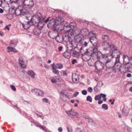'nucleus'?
<instances>
[{
    "label": "nucleus",
    "mask_w": 132,
    "mask_h": 132,
    "mask_svg": "<svg viewBox=\"0 0 132 132\" xmlns=\"http://www.w3.org/2000/svg\"><path fill=\"white\" fill-rule=\"evenodd\" d=\"M32 19L34 20L35 22L34 25L37 28L34 30V34L36 35H38L41 32V14L38 13L33 16Z\"/></svg>",
    "instance_id": "1"
},
{
    "label": "nucleus",
    "mask_w": 132,
    "mask_h": 132,
    "mask_svg": "<svg viewBox=\"0 0 132 132\" xmlns=\"http://www.w3.org/2000/svg\"><path fill=\"white\" fill-rule=\"evenodd\" d=\"M102 46L103 48V50L104 51H108V52H111L113 51V54L115 55V51L118 55L120 54L119 51L117 50V48L113 45H109V43L106 41L103 42L102 44ZM115 56L116 55H115Z\"/></svg>",
    "instance_id": "2"
},
{
    "label": "nucleus",
    "mask_w": 132,
    "mask_h": 132,
    "mask_svg": "<svg viewBox=\"0 0 132 132\" xmlns=\"http://www.w3.org/2000/svg\"><path fill=\"white\" fill-rule=\"evenodd\" d=\"M120 54L118 55L117 58H114V61L113 62V69L114 71L115 72H118L120 70V68L121 67V64L119 61L120 57Z\"/></svg>",
    "instance_id": "3"
},
{
    "label": "nucleus",
    "mask_w": 132,
    "mask_h": 132,
    "mask_svg": "<svg viewBox=\"0 0 132 132\" xmlns=\"http://www.w3.org/2000/svg\"><path fill=\"white\" fill-rule=\"evenodd\" d=\"M23 7H27L28 8L32 7L34 5L32 0H22L19 4Z\"/></svg>",
    "instance_id": "4"
},
{
    "label": "nucleus",
    "mask_w": 132,
    "mask_h": 132,
    "mask_svg": "<svg viewBox=\"0 0 132 132\" xmlns=\"http://www.w3.org/2000/svg\"><path fill=\"white\" fill-rule=\"evenodd\" d=\"M33 18V16L30 21L22 23V27L24 29H27L29 28L31 26L34 25L35 22H34V20L32 19Z\"/></svg>",
    "instance_id": "5"
},
{
    "label": "nucleus",
    "mask_w": 132,
    "mask_h": 132,
    "mask_svg": "<svg viewBox=\"0 0 132 132\" xmlns=\"http://www.w3.org/2000/svg\"><path fill=\"white\" fill-rule=\"evenodd\" d=\"M112 51V53H108L107 54V55L105 57V60L106 61H114V58H117L118 56L117 55V53L115 51V53L114 55L113 54V51Z\"/></svg>",
    "instance_id": "6"
},
{
    "label": "nucleus",
    "mask_w": 132,
    "mask_h": 132,
    "mask_svg": "<svg viewBox=\"0 0 132 132\" xmlns=\"http://www.w3.org/2000/svg\"><path fill=\"white\" fill-rule=\"evenodd\" d=\"M57 25H58L56 24L54 20H51L50 23L47 25L48 27L53 28L54 30L57 31L59 30H61V28H57Z\"/></svg>",
    "instance_id": "7"
},
{
    "label": "nucleus",
    "mask_w": 132,
    "mask_h": 132,
    "mask_svg": "<svg viewBox=\"0 0 132 132\" xmlns=\"http://www.w3.org/2000/svg\"><path fill=\"white\" fill-rule=\"evenodd\" d=\"M95 66L96 69L100 70L103 69L104 65L100 61H97L95 62Z\"/></svg>",
    "instance_id": "8"
},
{
    "label": "nucleus",
    "mask_w": 132,
    "mask_h": 132,
    "mask_svg": "<svg viewBox=\"0 0 132 132\" xmlns=\"http://www.w3.org/2000/svg\"><path fill=\"white\" fill-rule=\"evenodd\" d=\"M66 112L68 116L70 117L73 118H76L78 117V114L76 112L73 111L72 110L67 111Z\"/></svg>",
    "instance_id": "9"
},
{
    "label": "nucleus",
    "mask_w": 132,
    "mask_h": 132,
    "mask_svg": "<svg viewBox=\"0 0 132 132\" xmlns=\"http://www.w3.org/2000/svg\"><path fill=\"white\" fill-rule=\"evenodd\" d=\"M92 56L91 54L88 51H87V53L82 55V57L83 60L85 61H88V60H90L91 56Z\"/></svg>",
    "instance_id": "10"
},
{
    "label": "nucleus",
    "mask_w": 132,
    "mask_h": 132,
    "mask_svg": "<svg viewBox=\"0 0 132 132\" xmlns=\"http://www.w3.org/2000/svg\"><path fill=\"white\" fill-rule=\"evenodd\" d=\"M88 51L92 55H95L97 57V55L98 52V49L96 47H95L94 48H90L88 49Z\"/></svg>",
    "instance_id": "11"
},
{
    "label": "nucleus",
    "mask_w": 132,
    "mask_h": 132,
    "mask_svg": "<svg viewBox=\"0 0 132 132\" xmlns=\"http://www.w3.org/2000/svg\"><path fill=\"white\" fill-rule=\"evenodd\" d=\"M17 4V5H18V7H17L16 8L15 10V14L17 16L19 15H21L22 10L20 8L21 7H22L21 6V5H19L18 3Z\"/></svg>",
    "instance_id": "12"
},
{
    "label": "nucleus",
    "mask_w": 132,
    "mask_h": 132,
    "mask_svg": "<svg viewBox=\"0 0 132 132\" xmlns=\"http://www.w3.org/2000/svg\"><path fill=\"white\" fill-rule=\"evenodd\" d=\"M91 43L94 46H96L98 43L97 39L95 37H91L90 39Z\"/></svg>",
    "instance_id": "13"
},
{
    "label": "nucleus",
    "mask_w": 132,
    "mask_h": 132,
    "mask_svg": "<svg viewBox=\"0 0 132 132\" xmlns=\"http://www.w3.org/2000/svg\"><path fill=\"white\" fill-rule=\"evenodd\" d=\"M61 18L58 17H56L55 20H54V21L56 23V24L58 25L57 28L59 29L61 28V27L62 26V25L61 24Z\"/></svg>",
    "instance_id": "14"
},
{
    "label": "nucleus",
    "mask_w": 132,
    "mask_h": 132,
    "mask_svg": "<svg viewBox=\"0 0 132 132\" xmlns=\"http://www.w3.org/2000/svg\"><path fill=\"white\" fill-rule=\"evenodd\" d=\"M79 51L77 47H75L73 50V56L74 57H77L79 55Z\"/></svg>",
    "instance_id": "15"
},
{
    "label": "nucleus",
    "mask_w": 132,
    "mask_h": 132,
    "mask_svg": "<svg viewBox=\"0 0 132 132\" xmlns=\"http://www.w3.org/2000/svg\"><path fill=\"white\" fill-rule=\"evenodd\" d=\"M113 61H106L105 63V66L108 68H111L113 66Z\"/></svg>",
    "instance_id": "16"
},
{
    "label": "nucleus",
    "mask_w": 132,
    "mask_h": 132,
    "mask_svg": "<svg viewBox=\"0 0 132 132\" xmlns=\"http://www.w3.org/2000/svg\"><path fill=\"white\" fill-rule=\"evenodd\" d=\"M81 32L82 34V35L85 36H88L89 33L88 30L86 28L81 29Z\"/></svg>",
    "instance_id": "17"
},
{
    "label": "nucleus",
    "mask_w": 132,
    "mask_h": 132,
    "mask_svg": "<svg viewBox=\"0 0 132 132\" xmlns=\"http://www.w3.org/2000/svg\"><path fill=\"white\" fill-rule=\"evenodd\" d=\"M74 31L72 29H70L68 31H66V33L68 34L67 37L69 38H70L73 34Z\"/></svg>",
    "instance_id": "18"
},
{
    "label": "nucleus",
    "mask_w": 132,
    "mask_h": 132,
    "mask_svg": "<svg viewBox=\"0 0 132 132\" xmlns=\"http://www.w3.org/2000/svg\"><path fill=\"white\" fill-rule=\"evenodd\" d=\"M84 48V47H82L79 50L80 53L82 55H82L87 53V51H88V50L85 49Z\"/></svg>",
    "instance_id": "19"
},
{
    "label": "nucleus",
    "mask_w": 132,
    "mask_h": 132,
    "mask_svg": "<svg viewBox=\"0 0 132 132\" xmlns=\"http://www.w3.org/2000/svg\"><path fill=\"white\" fill-rule=\"evenodd\" d=\"M69 27L71 28V29H75L76 28V23L74 21L71 22L70 23Z\"/></svg>",
    "instance_id": "20"
},
{
    "label": "nucleus",
    "mask_w": 132,
    "mask_h": 132,
    "mask_svg": "<svg viewBox=\"0 0 132 132\" xmlns=\"http://www.w3.org/2000/svg\"><path fill=\"white\" fill-rule=\"evenodd\" d=\"M75 41L77 43H80L82 39V37L80 35H78L75 37Z\"/></svg>",
    "instance_id": "21"
},
{
    "label": "nucleus",
    "mask_w": 132,
    "mask_h": 132,
    "mask_svg": "<svg viewBox=\"0 0 132 132\" xmlns=\"http://www.w3.org/2000/svg\"><path fill=\"white\" fill-rule=\"evenodd\" d=\"M19 64L22 68H24L25 67L26 65L24 64V61L21 58H19Z\"/></svg>",
    "instance_id": "22"
},
{
    "label": "nucleus",
    "mask_w": 132,
    "mask_h": 132,
    "mask_svg": "<svg viewBox=\"0 0 132 132\" xmlns=\"http://www.w3.org/2000/svg\"><path fill=\"white\" fill-rule=\"evenodd\" d=\"M126 67L125 65L123 66L122 67L121 66V67L120 68V71L122 73H123L126 72L127 71V69L126 68Z\"/></svg>",
    "instance_id": "23"
},
{
    "label": "nucleus",
    "mask_w": 132,
    "mask_h": 132,
    "mask_svg": "<svg viewBox=\"0 0 132 132\" xmlns=\"http://www.w3.org/2000/svg\"><path fill=\"white\" fill-rule=\"evenodd\" d=\"M73 45L71 42H69L67 44V47L68 50L69 51H71L73 49Z\"/></svg>",
    "instance_id": "24"
},
{
    "label": "nucleus",
    "mask_w": 132,
    "mask_h": 132,
    "mask_svg": "<svg viewBox=\"0 0 132 132\" xmlns=\"http://www.w3.org/2000/svg\"><path fill=\"white\" fill-rule=\"evenodd\" d=\"M63 55L64 57L65 58H69L70 57V53L67 51H66L64 53Z\"/></svg>",
    "instance_id": "25"
},
{
    "label": "nucleus",
    "mask_w": 132,
    "mask_h": 132,
    "mask_svg": "<svg viewBox=\"0 0 132 132\" xmlns=\"http://www.w3.org/2000/svg\"><path fill=\"white\" fill-rule=\"evenodd\" d=\"M31 91L33 93H35V94L38 96L40 95V94L39 92H40L41 91L40 90L37 89H34L31 90Z\"/></svg>",
    "instance_id": "26"
},
{
    "label": "nucleus",
    "mask_w": 132,
    "mask_h": 132,
    "mask_svg": "<svg viewBox=\"0 0 132 132\" xmlns=\"http://www.w3.org/2000/svg\"><path fill=\"white\" fill-rule=\"evenodd\" d=\"M78 77L77 75L75 74L72 75V81L74 82H76L77 81Z\"/></svg>",
    "instance_id": "27"
},
{
    "label": "nucleus",
    "mask_w": 132,
    "mask_h": 132,
    "mask_svg": "<svg viewBox=\"0 0 132 132\" xmlns=\"http://www.w3.org/2000/svg\"><path fill=\"white\" fill-rule=\"evenodd\" d=\"M52 67V69L53 70V72L55 74H59V71L58 70H56V68H55L54 67V63H53L52 65H51Z\"/></svg>",
    "instance_id": "28"
},
{
    "label": "nucleus",
    "mask_w": 132,
    "mask_h": 132,
    "mask_svg": "<svg viewBox=\"0 0 132 132\" xmlns=\"http://www.w3.org/2000/svg\"><path fill=\"white\" fill-rule=\"evenodd\" d=\"M88 65L90 66H93L95 64V62L94 60H92L90 59L88 60Z\"/></svg>",
    "instance_id": "29"
},
{
    "label": "nucleus",
    "mask_w": 132,
    "mask_h": 132,
    "mask_svg": "<svg viewBox=\"0 0 132 132\" xmlns=\"http://www.w3.org/2000/svg\"><path fill=\"white\" fill-rule=\"evenodd\" d=\"M60 96H62L64 98H69V96L66 94H65L64 92L63 91L61 92L60 93Z\"/></svg>",
    "instance_id": "30"
},
{
    "label": "nucleus",
    "mask_w": 132,
    "mask_h": 132,
    "mask_svg": "<svg viewBox=\"0 0 132 132\" xmlns=\"http://www.w3.org/2000/svg\"><path fill=\"white\" fill-rule=\"evenodd\" d=\"M28 13L27 11L26 10H22L21 16H23L26 17V15Z\"/></svg>",
    "instance_id": "31"
},
{
    "label": "nucleus",
    "mask_w": 132,
    "mask_h": 132,
    "mask_svg": "<svg viewBox=\"0 0 132 132\" xmlns=\"http://www.w3.org/2000/svg\"><path fill=\"white\" fill-rule=\"evenodd\" d=\"M63 67L62 65L59 63H57L54 66L55 68L59 69H62Z\"/></svg>",
    "instance_id": "32"
},
{
    "label": "nucleus",
    "mask_w": 132,
    "mask_h": 132,
    "mask_svg": "<svg viewBox=\"0 0 132 132\" xmlns=\"http://www.w3.org/2000/svg\"><path fill=\"white\" fill-rule=\"evenodd\" d=\"M28 74L33 78H35V73L32 71H29L28 72Z\"/></svg>",
    "instance_id": "33"
},
{
    "label": "nucleus",
    "mask_w": 132,
    "mask_h": 132,
    "mask_svg": "<svg viewBox=\"0 0 132 132\" xmlns=\"http://www.w3.org/2000/svg\"><path fill=\"white\" fill-rule=\"evenodd\" d=\"M7 49L9 50H10L11 52H16V50H15V48L14 47H12L10 46H8L7 47Z\"/></svg>",
    "instance_id": "34"
},
{
    "label": "nucleus",
    "mask_w": 132,
    "mask_h": 132,
    "mask_svg": "<svg viewBox=\"0 0 132 132\" xmlns=\"http://www.w3.org/2000/svg\"><path fill=\"white\" fill-rule=\"evenodd\" d=\"M128 70L130 72H132V64H130L129 66H127Z\"/></svg>",
    "instance_id": "35"
},
{
    "label": "nucleus",
    "mask_w": 132,
    "mask_h": 132,
    "mask_svg": "<svg viewBox=\"0 0 132 132\" xmlns=\"http://www.w3.org/2000/svg\"><path fill=\"white\" fill-rule=\"evenodd\" d=\"M102 38L103 40L106 41L109 40L108 36L107 35H103L102 37Z\"/></svg>",
    "instance_id": "36"
},
{
    "label": "nucleus",
    "mask_w": 132,
    "mask_h": 132,
    "mask_svg": "<svg viewBox=\"0 0 132 132\" xmlns=\"http://www.w3.org/2000/svg\"><path fill=\"white\" fill-rule=\"evenodd\" d=\"M101 99V97L100 94L99 95H96L95 97V99L96 100H100Z\"/></svg>",
    "instance_id": "37"
},
{
    "label": "nucleus",
    "mask_w": 132,
    "mask_h": 132,
    "mask_svg": "<svg viewBox=\"0 0 132 132\" xmlns=\"http://www.w3.org/2000/svg\"><path fill=\"white\" fill-rule=\"evenodd\" d=\"M128 111H126L124 110H122V114L124 116H127L128 114Z\"/></svg>",
    "instance_id": "38"
},
{
    "label": "nucleus",
    "mask_w": 132,
    "mask_h": 132,
    "mask_svg": "<svg viewBox=\"0 0 132 132\" xmlns=\"http://www.w3.org/2000/svg\"><path fill=\"white\" fill-rule=\"evenodd\" d=\"M102 107L103 109H104L105 110H106L108 109V106L105 104H103L102 106Z\"/></svg>",
    "instance_id": "39"
},
{
    "label": "nucleus",
    "mask_w": 132,
    "mask_h": 132,
    "mask_svg": "<svg viewBox=\"0 0 132 132\" xmlns=\"http://www.w3.org/2000/svg\"><path fill=\"white\" fill-rule=\"evenodd\" d=\"M50 18V17H48L45 21L44 20V19H43V20H42V23H43L44 22H45V23H47V22L49 20Z\"/></svg>",
    "instance_id": "40"
},
{
    "label": "nucleus",
    "mask_w": 132,
    "mask_h": 132,
    "mask_svg": "<svg viewBox=\"0 0 132 132\" xmlns=\"http://www.w3.org/2000/svg\"><path fill=\"white\" fill-rule=\"evenodd\" d=\"M50 18V17H48L45 21L44 20V19H43V20H42V23H43L44 22H45V23H47V22L49 20Z\"/></svg>",
    "instance_id": "41"
},
{
    "label": "nucleus",
    "mask_w": 132,
    "mask_h": 132,
    "mask_svg": "<svg viewBox=\"0 0 132 132\" xmlns=\"http://www.w3.org/2000/svg\"><path fill=\"white\" fill-rule=\"evenodd\" d=\"M128 59V56L126 55H123V59L124 62L127 61V60Z\"/></svg>",
    "instance_id": "42"
},
{
    "label": "nucleus",
    "mask_w": 132,
    "mask_h": 132,
    "mask_svg": "<svg viewBox=\"0 0 132 132\" xmlns=\"http://www.w3.org/2000/svg\"><path fill=\"white\" fill-rule=\"evenodd\" d=\"M87 101H89L91 102L92 101V98L90 96H88L87 98Z\"/></svg>",
    "instance_id": "43"
},
{
    "label": "nucleus",
    "mask_w": 132,
    "mask_h": 132,
    "mask_svg": "<svg viewBox=\"0 0 132 132\" xmlns=\"http://www.w3.org/2000/svg\"><path fill=\"white\" fill-rule=\"evenodd\" d=\"M17 43H14L12 41H11L10 42V44L12 46H15L16 45Z\"/></svg>",
    "instance_id": "44"
},
{
    "label": "nucleus",
    "mask_w": 132,
    "mask_h": 132,
    "mask_svg": "<svg viewBox=\"0 0 132 132\" xmlns=\"http://www.w3.org/2000/svg\"><path fill=\"white\" fill-rule=\"evenodd\" d=\"M22 0H15L13 2L15 3H18L19 4L20 3V2L22 1Z\"/></svg>",
    "instance_id": "45"
},
{
    "label": "nucleus",
    "mask_w": 132,
    "mask_h": 132,
    "mask_svg": "<svg viewBox=\"0 0 132 132\" xmlns=\"http://www.w3.org/2000/svg\"><path fill=\"white\" fill-rule=\"evenodd\" d=\"M43 101L44 103H47L48 102V100L46 98H44L42 100Z\"/></svg>",
    "instance_id": "46"
},
{
    "label": "nucleus",
    "mask_w": 132,
    "mask_h": 132,
    "mask_svg": "<svg viewBox=\"0 0 132 132\" xmlns=\"http://www.w3.org/2000/svg\"><path fill=\"white\" fill-rule=\"evenodd\" d=\"M87 91L85 90H84L82 91V94L84 95H85L87 94Z\"/></svg>",
    "instance_id": "47"
},
{
    "label": "nucleus",
    "mask_w": 132,
    "mask_h": 132,
    "mask_svg": "<svg viewBox=\"0 0 132 132\" xmlns=\"http://www.w3.org/2000/svg\"><path fill=\"white\" fill-rule=\"evenodd\" d=\"M88 92H89L90 93H92L93 91V89L91 87H89L87 89Z\"/></svg>",
    "instance_id": "48"
},
{
    "label": "nucleus",
    "mask_w": 132,
    "mask_h": 132,
    "mask_svg": "<svg viewBox=\"0 0 132 132\" xmlns=\"http://www.w3.org/2000/svg\"><path fill=\"white\" fill-rule=\"evenodd\" d=\"M10 87L11 88V89L14 91H15L16 90V89L15 87L12 85H11Z\"/></svg>",
    "instance_id": "49"
},
{
    "label": "nucleus",
    "mask_w": 132,
    "mask_h": 132,
    "mask_svg": "<svg viewBox=\"0 0 132 132\" xmlns=\"http://www.w3.org/2000/svg\"><path fill=\"white\" fill-rule=\"evenodd\" d=\"M113 101H112V100L111 99H110L109 100V101L110 102H111V104L113 105L114 103V99H113Z\"/></svg>",
    "instance_id": "50"
},
{
    "label": "nucleus",
    "mask_w": 132,
    "mask_h": 132,
    "mask_svg": "<svg viewBox=\"0 0 132 132\" xmlns=\"http://www.w3.org/2000/svg\"><path fill=\"white\" fill-rule=\"evenodd\" d=\"M51 81L52 83H55L56 82V79H52L51 80Z\"/></svg>",
    "instance_id": "51"
},
{
    "label": "nucleus",
    "mask_w": 132,
    "mask_h": 132,
    "mask_svg": "<svg viewBox=\"0 0 132 132\" xmlns=\"http://www.w3.org/2000/svg\"><path fill=\"white\" fill-rule=\"evenodd\" d=\"M77 62V61L75 59H73L72 61V63L73 64H74L75 63H76Z\"/></svg>",
    "instance_id": "52"
},
{
    "label": "nucleus",
    "mask_w": 132,
    "mask_h": 132,
    "mask_svg": "<svg viewBox=\"0 0 132 132\" xmlns=\"http://www.w3.org/2000/svg\"><path fill=\"white\" fill-rule=\"evenodd\" d=\"M79 94V92H76L74 93L73 94V96L74 97L76 96Z\"/></svg>",
    "instance_id": "53"
},
{
    "label": "nucleus",
    "mask_w": 132,
    "mask_h": 132,
    "mask_svg": "<svg viewBox=\"0 0 132 132\" xmlns=\"http://www.w3.org/2000/svg\"><path fill=\"white\" fill-rule=\"evenodd\" d=\"M100 95L101 97L102 96L103 98L105 97L106 96L105 94H100Z\"/></svg>",
    "instance_id": "54"
},
{
    "label": "nucleus",
    "mask_w": 132,
    "mask_h": 132,
    "mask_svg": "<svg viewBox=\"0 0 132 132\" xmlns=\"http://www.w3.org/2000/svg\"><path fill=\"white\" fill-rule=\"evenodd\" d=\"M35 125L37 127H39L40 128H41V126L40 125H39L38 124L36 123L35 124Z\"/></svg>",
    "instance_id": "55"
},
{
    "label": "nucleus",
    "mask_w": 132,
    "mask_h": 132,
    "mask_svg": "<svg viewBox=\"0 0 132 132\" xmlns=\"http://www.w3.org/2000/svg\"><path fill=\"white\" fill-rule=\"evenodd\" d=\"M63 47L61 46H60L58 48V49L59 51L60 52L62 51Z\"/></svg>",
    "instance_id": "56"
},
{
    "label": "nucleus",
    "mask_w": 132,
    "mask_h": 132,
    "mask_svg": "<svg viewBox=\"0 0 132 132\" xmlns=\"http://www.w3.org/2000/svg\"><path fill=\"white\" fill-rule=\"evenodd\" d=\"M36 114L38 116H39V117H41V114L39 113L38 112H37L36 113Z\"/></svg>",
    "instance_id": "57"
},
{
    "label": "nucleus",
    "mask_w": 132,
    "mask_h": 132,
    "mask_svg": "<svg viewBox=\"0 0 132 132\" xmlns=\"http://www.w3.org/2000/svg\"><path fill=\"white\" fill-rule=\"evenodd\" d=\"M58 130L59 131L61 132L62 131V129L61 127H59L58 128Z\"/></svg>",
    "instance_id": "58"
},
{
    "label": "nucleus",
    "mask_w": 132,
    "mask_h": 132,
    "mask_svg": "<svg viewBox=\"0 0 132 132\" xmlns=\"http://www.w3.org/2000/svg\"><path fill=\"white\" fill-rule=\"evenodd\" d=\"M4 29H7V30H9L10 29H9V27H8V26L7 25H6L5 27L4 28Z\"/></svg>",
    "instance_id": "59"
},
{
    "label": "nucleus",
    "mask_w": 132,
    "mask_h": 132,
    "mask_svg": "<svg viewBox=\"0 0 132 132\" xmlns=\"http://www.w3.org/2000/svg\"><path fill=\"white\" fill-rule=\"evenodd\" d=\"M42 128L43 130H44L45 131H47V129H46V128L45 127H43L42 126Z\"/></svg>",
    "instance_id": "60"
},
{
    "label": "nucleus",
    "mask_w": 132,
    "mask_h": 132,
    "mask_svg": "<svg viewBox=\"0 0 132 132\" xmlns=\"http://www.w3.org/2000/svg\"><path fill=\"white\" fill-rule=\"evenodd\" d=\"M94 90L96 92H97L98 91V90L97 89V87H94Z\"/></svg>",
    "instance_id": "61"
},
{
    "label": "nucleus",
    "mask_w": 132,
    "mask_h": 132,
    "mask_svg": "<svg viewBox=\"0 0 132 132\" xmlns=\"http://www.w3.org/2000/svg\"><path fill=\"white\" fill-rule=\"evenodd\" d=\"M68 131L69 132H72V128L69 129L68 128H67Z\"/></svg>",
    "instance_id": "62"
},
{
    "label": "nucleus",
    "mask_w": 132,
    "mask_h": 132,
    "mask_svg": "<svg viewBox=\"0 0 132 132\" xmlns=\"http://www.w3.org/2000/svg\"><path fill=\"white\" fill-rule=\"evenodd\" d=\"M88 45V43L86 42H85L84 44V45L85 47L86 46Z\"/></svg>",
    "instance_id": "63"
},
{
    "label": "nucleus",
    "mask_w": 132,
    "mask_h": 132,
    "mask_svg": "<svg viewBox=\"0 0 132 132\" xmlns=\"http://www.w3.org/2000/svg\"><path fill=\"white\" fill-rule=\"evenodd\" d=\"M127 77H131V75L130 73H128L127 75Z\"/></svg>",
    "instance_id": "64"
}]
</instances>
